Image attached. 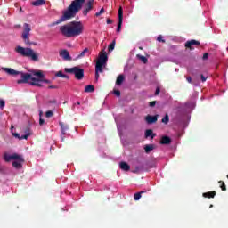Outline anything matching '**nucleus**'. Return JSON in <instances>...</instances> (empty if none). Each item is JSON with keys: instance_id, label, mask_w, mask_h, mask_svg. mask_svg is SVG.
Wrapping results in <instances>:
<instances>
[{"instance_id": "f257e3e1", "label": "nucleus", "mask_w": 228, "mask_h": 228, "mask_svg": "<svg viewBox=\"0 0 228 228\" xmlns=\"http://www.w3.org/2000/svg\"><path fill=\"white\" fill-rule=\"evenodd\" d=\"M85 26L81 21H71L66 25L60 27V31L66 38H74V37H79L83 35Z\"/></svg>"}, {"instance_id": "f03ea898", "label": "nucleus", "mask_w": 228, "mask_h": 228, "mask_svg": "<svg viewBox=\"0 0 228 228\" xmlns=\"http://www.w3.org/2000/svg\"><path fill=\"white\" fill-rule=\"evenodd\" d=\"M85 3H86V0H73L68 6L67 10L63 12L62 16L60 19V22H65L66 20L74 19V17L81 12Z\"/></svg>"}, {"instance_id": "7ed1b4c3", "label": "nucleus", "mask_w": 228, "mask_h": 228, "mask_svg": "<svg viewBox=\"0 0 228 228\" xmlns=\"http://www.w3.org/2000/svg\"><path fill=\"white\" fill-rule=\"evenodd\" d=\"M4 72L9 74V76H20L21 79L17 80L18 85H22L26 83H29V79H34L33 75L29 73H24L22 71H17L12 68H2Z\"/></svg>"}, {"instance_id": "20e7f679", "label": "nucleus", "mask_w": 228, "mask_h": 228, "mask_svg": "<svg viewBox=\"0 0 228 228\" xmlns=\"http://www.w3.org/2000/svg\"><path fill=\"white\" fill-rule=\"evenodd\" d=\"M15 53L23 56V58H30L32 61H38V53H35V50L28 47L17 46Z\"/></svg>"}, {"instance_id": "39448f33", "label": "nucleus", "mask_w": 228, "mask_h": 228, "mask_svg": "<svg viewBox=\"0 0 228 228\" xmlns=\"http://www.w3.org/2000/svg\"><path fill=\"white\" fill-rule=\"evenodd\" d=\"M64 71L68 74H75V77L78 81H81L85 77V69H79L78 67L65 68Z\"/></svg>"}, {"instance_id": "423d86ee", "label": "nucleus", "mask_w": 228, "mask_h": 228, "mask_svg": "<svg viewBox=\"0 0 228 228\" xmlns=\"http://www.w3.org/2000/svg\"><path fill=\"white\" fill-rule=\"evenodd\" d=\"M31 31V26L28 23L24 24V31L21 35L26 45H36L37 44L29 41V33Z\"/></svg>"}, {"instance_id": "0eeeda50", "label": "nucleus", "mask_w": 228, "mask_h": 228, "mask_svg": "<svg viewBox=\"0 0 228 228\" xmlns=\"http://www.w3.org/2000/svg\"><path fill=\"white\" fill-rule=\"evenodd\" d=\"M105 61H101L100 59L97 60L96 65H95V81H99L100 75L99 73L102 74L103 70L102 68L106 67Z\"/></svg>"}, {"instance_id": "6e6552de", "label": "nucleus", "mask_w": 228, "mask_h": 228, "mask_svg": "<svg viewBox=\"0 0 228 228\" xmlns=\"http://www.w3.org/2000/svg\"><path fill=\"white\" fill-rule=\"evenodd\" d=\"M94 4H95V0H87L86 4H84V9L82 11V13L85 17L94 10Z\"/></svg>"}, {"instance_id": "1a4fd4ad", "label": "nucleus", "mask_w": 228, "mask_h": 228, "mask_svg": "<svg viewBox=\"0 0 228 228\" xmlns=\"http://www.w3.org/2000/svg\"><path fill=\"white\" fill-rule=\"evenodd\" d=\"M118 28H117V32L120 33V30L122 29V22L124 20V11L122 10V7H119L118 11Z\"/></svg>"}, {"instance_id": "9d476101", "label": "nucleus", "mask_w": 228, "mask_h": 228, "mask_svg": "<svg viewBox=\"0 0 228 228\" xmlns=\"http://www.w3.org/2000/svg\"><path fill=\"white\" fill-rule=\"evenodd\" d=\"M4 161H6L7 163H10V161L12 159H19L20 161H23L22 159V156L17 154V153H13L12 155H8V154H4Z\"/></svg>"}, {"instance_id": "9b49d317", "label": "nucleus", "mask_w": 228, "mask_h": 228, "mask_svg": "<svg viewBox=\"0 0 228 228\" xmlns=\"http://www.w3.org/2000/svg\"><path fill=\"white\" fill-rule=\"evenodd\" d=\"M193 45H196V47H199V45H200V42H199L195 39H192V40L187 41L185 43V47L187 49H190L191 51H193Z\"/></svg>"}, {"instance_id": "f8f14e48", "label": "nucleus", "mask_w": 228, "mask_h": 228, "mask_svg": "<svg viewBox=\"0 0 228 228\" xmlns=\"http://www.w3.org/2000/svg\"><path fill=\"white\" fill-rule=\"evenodd\" d=\"M60 56H61V58H63V60H65L66 61H72L70 53H69L67 50H61Z\"/></svg>"}, {"instance_id": "ddd939ff", "label": "nucleus", "mask_w": 228, "mask_h": 228, "mask_svg": "<svg viewBox=\"0 0 228 228\" xmlns=\"http://www.w3.org/2000/svg\"><path fill=\"white\" fill-rule=\"evenodd\" d=\"M159 117V115H155V116L147 115L145 117V121L147 122V124H156L158 122Z\"/></svg>"}, {"instance_id": "4468645a", "label": "nucleus", "mask_w": 228, "mask_h": 228, "mask_svg": "<svg viewBox=\"0 0 228 228\" xmlns=\"http://www.w3.org/2000/svg\"><path fill=\"white\" fill-rule=\"evenodd\" d=\"M133 174H143V172H147L145 166L143 164L137 166L134 169L132 170Z\"/></svg>"}, {"instance_id": "2eb2a0df", "label": "nucleus", "mask_w": 228, "mask_h": 228, "mask_svg": "<svg viewBox=\"0 0 228 228\" xmlns=\"http://www.w3.org/2000/svg\"><path fill=\"white\" fill-rule=\"evenodd\" d=\"M33 76H37V77H39V79H41L43 83H46V84L51 83V80L44 79L45 76H44V73H42V71L34 72Z\"/></svg>"}, {"instance_id": "dca6fc26", "label": "nucleus", "mask_w": 228, "mask_h": 228, "mask_svg": "<svg viewBox=\"0 0 228 228\" xmlns=\"http://www.w3.org/2000/svg\"><path fill=\"white\" fill-rule=\"evenodd\" d=\"M172 143V139L167 135L161 137L160 144L161 145H170Z\"/></svg>"}, {"instance_id": "f3484780", "label": "nucleus", "mask_w": 228, "mask_h": 228, "mask_svg": "<svg viewBox=\"0 0 228 228\" xmlns=\"http://www.w3.org/2000/svg\"><path fill=\"white\" fill-rule=\"evenodd\" d=\"M23 160L15 159V161L12 162V167L14 168H17L18 170L22 168V163H24V158H22Z\"/></svg>"}, {"instance_id": "a211bd4d", "label": "nucleus", "mask_w": 228, "mask_h": 228, "mask_svg": "<svg viewBox=\"0 0 228 228\" xmlns=\"http://www.w3.org/2000/svg\"><path fill=\"white\" fill-rule=\"evenodd\" d=\"M119 167L121 170H124L125 172H129V170H131V166H129L127 162H120Z\"/></svg>"}, {"instance_id": "6ab92c4d", "label": "nucleus", "mask_w": 228, "mask_h": 228, "mask_svg": "<svg viewBox=\"0 0 228 228\" xmlns=\"http://www.w3.org/2000/svg\"><path fill=\"white\" fill-rule=\"evenodd\" d=\"M31 83L30 85H32L33 86H38L39 88H42V84H40V81L41 78H37V77H34V78H31Z\"/></svg>"}, {"instance_id": "aec40b11", "label": "nucleus", "mask_w": 228, "mask_h": 228, "mask_svg": "<svg viewBox=\"0 0 228 228\" xmlns=\"http://www.w3.org/2000/svg\"><path fill=\"white\" fill-rule=\"evenodd\" d=\"M216 195V191H215L203 193V197L205 199H215Z\"/></svg>"}, {"instance_id": "412c9836", "label": "nucleus", "mask_w": 228, "mask_h": 228, "mask_svg": "<svg viewBox=\"0 0 228 228\" xmlns=\"http://www.w3.org/2000/svg\"><path fill=\"white\" fill-rule=\"evenodd\" d=\"M98 60L108 62V54L104 50H102V53H100Z\"/></svg>"}, {"instance_id": "4be33fe9", "label": "nucleus", "mask_w": 228, "mask_h": 228, "mask_svg": "<svg viewBox=\"0 0 228 228\" xmlns=\"http://www.w3.org/2000/svg\"><path fill=\"white\" fill-rule=\"evenodd\" d=\"M98 60L108 62V54L104 50H102V53H100Z\"/></svg>"}, {"instance_id": "5701e85b", "label": "nucleus", "mask_w": 228, "mask_h": 228, "mask_svg": "<svg viewBox=\"0 0 228 228\" xmlns=\"http://www.w3.org/2000/svg\"><path fill=\"white\" fill-rule=\"evenodd\" d=\"M59 125L61 126V134L65 135L67 130H69V126L63 124V122H60Z\"/></svg>"}, {"instance_id": "b1692460", "label": "nucleus", "mask_w": 228, "mask_h": 228, "mask_svg": "<svg viewBox=\"0 0 228 228\" xmlns=\"http://www.w3.org/2000/svg\"><path fill=\"white\" fill-rule=\"evenodd\" d=\"M125 79H126V77L124 76V75H119L118 77H117V79H116V85L118 86H120L121 85H122V83H124V81H125Z\"/></svg>"}, {"instance_id": "393cba45", "label": "nucleus", "mask_w": 228, "mask_h": 228, "mask_svg": "<svg viewBox=\"0 0 228 228\" xmlns=\"http://www.w3.org/2000/svg\"><path fill=\"white\" fill-rule=\"evenodd\" d=\"M144 136H145V138L151 137V140H154V137L156 136V134H154L152 132V129H148V130L145 131Z\"/></svg>"}, {"instance_id": "a878e982", "label": "nucleus", "mask_w": 228, "mask_h": 228, "mask_svg": "<svg viewBox=\"0 0 228 228\" xmlns=\"http://www.w3.org/2000/svg\"><path fill=\"white\" fill-rule=\"evenodd\" d=\"M144 151L146 154H149L151 151H154V144H146L144 146Z\"/></svg>"}, {"instance_id": "bb28decb", "label": "nucleus", "mask_w": 228, "mask_h": 228, "mask_svg": "<svg viewBox=\"0 0 228 228\" xmlns=\"http://www.w3.org/2000/svg\"><path fill=\"white\" fill-rule=\"evenodd\" d=\"M45 4V0H36L32 2V6H42Z\"/></svg>"}, {"instance_id": "cd10ccee", "label": "nucleus", "mask_w": 228, "mask_h": 228, "mask_svg": "<svg viewBox=\"0 0 228 228\" xmlns=\"http://www.w3.org/2000/svg\"><path fill=\"white\" fill-rule=\"evenodd\" d=\"M85 92L87 93V94H90L92 92H95V86H94L92 85L86 86V88H85Z\"/></svg>"}, {"instance_id": "c85d7f7f", "label": "nucleus", "mask_w": 228, "mask_h": 228, "mask_svg": "<svg viewBox=\"0 0 228 228\" xmlns=\"http://www.w3.org/2000/svg\"><path fill=\"white\" fill-rule=\"evenodd\" d=\"M136 57L144 64L149 63V59H147V57L141 55V54H137Z\"/></svg>"}, {"instance_id": "c756f323", "label": "nucleus", "mask_w": 228, "mask_h": 228, "mask_svg": "<svg viewBox=\"0 0 228 228\" xmlns=\"http://www.w3.org/2000/svg\"><path fill=\"white\" fill-rule=\"evenodd\" d=\"M87 53H89V50L88 48H86L80 54L77 55V60H80V58H85Z\"/></svg>"}, {"instance_id": "7c9ffc66", "label": "nucleus", "mask_w": 228, "mask_h": 228, "mask_svg": "<svg viewBox=\"0 0 228 228\" xmlns=\"http://www.w3.org/2000/svg\"><path fill=\"white\" fill-rule=\"evenodd\" d=\"M162 124H165L167 126V124H168V122H170V117L168 116V114H166L165 117L162 118L161 120Z\"/></svg>"}, {"instance_id": "2f4dec72", "label": "nucleus", "mask_w": 228, "mask_h": 228, "mask_svg": "<svg viewBox=\"0 0 228 228\" xmlns=\"http://www.w3.org/2000/svg\"><path fill=\"white\" fill-rule=\"evenodd\" d=\"M218 184H219L222 191H227V187L225 186V183L224 181H219Z\"/></svg>"}, {"instance_id": "473e14b6", "label": "nucleus", "mask_w": 228, "mask_h": 228, "mask_svg": "<svg viewBox=\"0 0 228 228\" xmlns=\"http://www.w3.org/2000/svg\"><path fill=\"white\" fill-rule=\"evenodd\" d=\"M142 193H145V191L136 192L134 195V200H140V199H142Z\"/></svg>"}, {"instance_id": "72a5a7b5", "label": "nucleus", "mask_w": 228, "mask_h": 228, "mask_svg": "<svg viewBox=\"0 0 228 228\" xmlns=\"http://www.w3.org/2000/svg\"><path fill=\"white\" fill-rule=\"evenodd\" d=\"M115 44H116V41L113 40L112 43L109 45V52L111 53V51H113L115 49Z\"/></svg>"}, {"instance_id": "f704fd0d", "label": "nucleus", "mask_w": 228, "mask_h": 228, "mask_svg": "<svg viewBox=\"0 0 228 228\" xmlns=\"http://www.w3.org/2000/svg\"><path fill=\"white\" fill-rule=\"evenodd\" d=\"M53 115H54V112H53L52 110H48L45 112L46 118H51V117H53Z\"/></svg>"}, {"instance_id": "c9c22d12", "label": "nucleus", "mask_w": 228, "mask_h": 228, "mask_svg": "<svg viewBox=\"0 0 228 228\" xmlns=\"http://www.w3.org/2000/svg\"><path fill=\"white\" fill-rule=\"evenodd\" d=\"M40 118H39V126H44L45 124V120L42 118V112H40Z\"/></svg>"}, {"instance_id": "e433bc0d", "label": "nucleus", "mask_w": 228, "mask_h": 228, "mask_svg": "<svg viewBox=\"0 0 228 228\" xmlns=\"http://www.w3.org/2000/svg\"><path fill=\"white\" fill-rule=\"evenodd\" d=\"M25 134H28V136L31 134V128L29 126H27L24 130Z\"/></svg>"}, {"instance_id": "4c0bfd02", "label": "nucleus", "mask_w": 228, "mask_h": 228, "mask_svg": "<svg viewBox=\"0 0 228 228\" xmlns=\"http://www.w3.org/2000/svg\"><path fill=\"white\" fill-rule=\"evenodd\" d=\"M102 13H104V8H102L100 10V12L95 13V17H101V15H102Z\"/></svg>"}, {"instance_id": "58836bf2", "label": "nucleus", "mask_w": 228, "mask_h": 228, "mask_svg": "<svg viewBox=\"0 0 228 228\" xmlns=\"http://www.w3.org/2000/svg\"><path fill=\"white\" fill-rule=\"evenodd\" d=\"M157 40L158 42H162L163 44H165V39H163V36L162 35H159L158 37H157Z\"/></svg>"}, {"instance_id": "ea45409f", "label": "nucleus", "mask_w": 228, "mask_h": 228, "mask_svg": "<svg viewBox=\"0 0 228 228\" xmlns=\"http://www.w3.org/2000/svg\"><path fill=\"white\" fill-rule=\"evenodd\" d=\"M65 74H63V71H58L55 76L56 77H63Z\"/></svg>"}, {"instance_id": "a19ab883", "label": "nucleus", "mask_w": 228, "mask_h": 228, "mask_svg": "<svg viewBox=\"0 0 228 228\" xmlns=\"http://www.w3.org/2000/svg\"><path fill=\"white\" fill-rule=\"evenodd\" d=\"M4 106H6V102H4V100H1L0 101V108H1V110H3V108H4Z\"/></svg>"}, {"instance_id": "79ce46f5", "label": "nucleus", "mask_w": 228, "mask_h": 228, "mask_svg": "<svg viewBox=\"0 0 228 228\" xmlns=\"http://www.w3.org/2000/svg\"><path fill=\"white\" fill-rule=\"evenodd\" d=\"M28 138H29V135L26 134L24 135L20 136V140H28Z\"/></svg>"}, {"instance_id": "37998d69", "label": "nucleus", "mask_w": 228, "mask_h": 228, "mask_svg": "<svg viewBox=\"0 0 228 228\" xmlns=\"http://www.w3.org/2000/svg\"><path fill=\"white\" fill-rule=\"evenodd\" d=\"M12 136H14V138H18V140H20V134L19 133H12Z\"/></svg>"}, {"instance_id": "c03bdc74", "label": "nucleus", "mask_w": 228, "mask_h": 228, "mask_svg": "<svg viewBox=\"0 0 228 228\" xmlns=\"http://www.w3.org/2000/svg\"><path fill=\"white\" fill-rule=\"evenodd\" d=\"M149 106H150L151 108H154V106H156V101L150 102H149Z\"/></svg>"}, {"instance_id": "a18cd8bd", "label": "nucleus", "mask_w": 228, "mask_h": 228, "mask_svg": "<svg viewBox=\"0 0 228 228\" xmlns=\"http://www.w3.org/2000/svg\"><path fill=\"white\" fill-rule=\"evenodd\" d=\"M114 94H116L117 97H120V91L119 90H114Z\"/></svg>"}, {"instance_id": "49530a36", "label": "nucleus", "mask_w": 228, "mask_h": 228, "mask_svg": "<svg viewBox=\"0 0 228 228\" xmlns=\"http://www.w3.org/2000/svg\"><path fill=\"white\" fill-rule=\"evenodd\" d=\"M203 60H208V58H209V53H205L204 54H203Z\"/></svg>"}, {"instance_id": "de8ad7c7", "label": "nucleus", "mask_w": 228, "mask_h": 228, "mask_svg": "<svg viewBox=\"0 0 228 228\" xmlns=\"http://www.w3.org/2000/svg\"><path fill=\"white\" fill-rule=\"evenodd\" d=\"M200 77H201L202 83H206V80L208 79V77H204V75H200Z\"/></svg>"}, {"instance_id": "09e8293b", "label": "nucleus", "mask_w": 228, "mask_h": 228, "mask_svg": "<svg viewBox=\"0 0 228 228\" xmlns=\"http://www.w3.org/2000/svg\"><path fill=\"white\" fill-rule=\"evenodd\" d=\"M159 92H161V90L159 89V87H157L155 91V95H159Z\"/></svg>"}, {"instance_id": "8fccbe9b", "label": "nucleus", "mask_w": 228, "mask_h": 228, "mask_svg": "<svg viewBox=\"0 0 228 228\" xmlns=\"http://www.w3.org/2000/svg\"><path fill=\"white\" fill-rule=\"evenodd\" d=\"M186 79H187L188 83L193 82V78H191V77H188Z\"/></svg>"}, {"instance_id": "3c124183", "label": "nucleus", "mask_w": 228, "mask_h": 228, "mask_svg": "<svg viewBox=\"0 0 228 228\" xmlns=\"http://www.w3.org/2000/svg\"><path fill=\"white\" fill-rule=\"evenodd\" d=\"M48 88H50V89H57L58 86H49Z\"/></svg>"}, {"instance_id": "603ef678", "label": "nucleus", "mask_w": 228, "mask_h": 228, "mask_svg": "<svg viewBox=\"0 0 228 228\" xmlns=\"http://www.w3.org/2000/svg\"><path fill=\"white\" fill-rule=\"evenodd\" d=\"M107 24H113V20L107 19Z\"/></svg>"}, {"instance_id": "864d4df0", "label": "nucleus", "mask_w": 228, "mask_h": 228, "mask_svg": "<svg viewBox=\"0 0 228 228\" xmlns=\"http://www.w3.org/2000/svg\"><path fill=\"white\" fill-rule=\"evenodd\" d=\"M62 78H64V79H70V77L68 75H65V74H64V77H62Z\"/></svg>"}, {"instance_id": "5fc2aeb1", "label": "nucleus", "mask_w": 228, "mask_h": 228, "mask_svg": "<svg viewBox=\"0 0 228 228\" xmlns=\"http://www.w3.org/2000/svg\"><path fill=\"white\" fill-rule=\"evenodd\" d=\"M49 102H50L51 104H56V100L50 101Z\"/></svg>"}, {"instance_id": "6e6d98bb", "label": "nucleus", "mask_w": 228, "mask_h": 228, "mask_svg": "<svg viewBox=\"0 0 228 228\" xmlns=\"http://www.w3.org/2000/svg\"><path fill=\"white\" fill-rule=\"evenodd\" d=\"M77 106H79V105L81 104V102H77Z\"/></svg>"}, {"instance_id": "4d7b16f0", "label": "nucleus", "mask_w": 228, "mask_h": 228, "mask_svg": "<svg viewBox=\"0 0 228 228\" xmlns=\"http://www.w3.org/2000/svg\"><path fill=\"white\" fill-rule=\"evenodd\" d=\"M11 131H13V126H11Z\"/></svg>"}, {"instance_id": "13d9d810", "label": "nucleus", "mask_w": 228, "mask_h": 228, "mask_svg": "<svg viewBox=\"0 0 228 228\" xmlns=\"http://www.w3.org/2000/svg\"><path fill=\"white\" fill-rule=\"evenodd\" d=\"M209 208H213V205H210V207Z\"/></svg>"}]
</instances>
